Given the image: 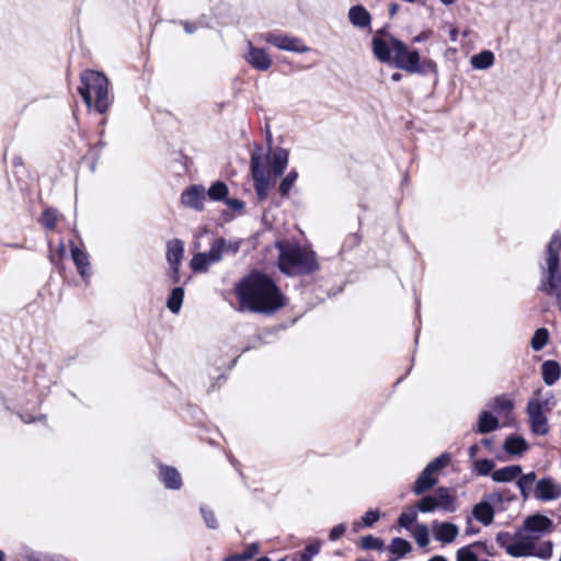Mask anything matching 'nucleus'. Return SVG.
<instances>
[{"instance_id": "nucleus-31", "label": "nucleus", "mask_w": 561, "mask_h": 561, "mask_svg": "<svg viewBox=\"0 0 561 561\" xmlns=\"http://www.w3.org/2000/svg\"><path fill=\"white\" fill-rule=\"evenodd\" d=\"M412 550L411 543L400 537H396L391 540L389 551L396 554L398 558L404 557Z\"/></svg>"}, {"instance_id": "nucleus-23", "label": "nucleus", "mask_w": 561, "mask_h": 561, "mask_svg": "<svg viewBox=\"0 0 561 561\" xmlns=\"http://www.w3.org/2000/svg\"><path fill=\"white\" fill-rule=\"evenodd\" d=\"M537 481V474L535 471H530L525 474L520 473V476L517 477L516 485L524 500L529 499L531 494L534 495V486Z\"/></svg>"}, {"instance_id": "nucleus-40", "label": "nucleus", "mask_w": 561, "mask_h": 561, "mask_svg": "<svg viewBox=\"0 0 561 561\" xmlns=\"http://www.w3.org/2000/svg\"><path fill=\"white\" fill-rule=\"evenodd\" d=\"M380 518L378 510H369L362 518V523L355 522L354 528L357 530L360 526L371 527Z\"/></svg>"}, {"instance_id": "nucleus-39", "label": "nucleus", "mask_w": 561, "mask_h": 561, "mask_svg": "<svg viewBox=\"0 0 561 561\" xmlns=\"http://www.w3.org/2000/svg\"><path fill=\"white\" fill-rule=\"evenodd\" d=\"M414 539L421 548L427 547L430 543V534L426 525L420 524L416 526L414 531Z\"/></svg>"}, {"instance_id": "nucleus-7", "label": "nucleus", "mask_w": 561, "mask_h": 561, "mask_svg": "<svg viewBox=\"0 0 561 561\" xmlns=\"http://www.w3.org/2000/svg\"><path fill=\"white\" fill-rule=\"evenodd\" d=\"M561 232L554 231L546 248L545 263L540 264L538 290L561 285Z\"/></svg>"}, {"instance_id": "nucleus-12", "label": "nucleus", "mask_w": 561, "mask_h": 561, "mask_svg": "<svg viewBox=\"0 0 561 561\" xmlns=\"http://www.w3.org/2000/svg\"><path fill=\"white\" fill-rule=\"evenodd\" d=\"M534 497L545 503L559 500L561 497V484L552 477H543L534 486Z\"/></svg>"}, {"instance_id": "nucleus-26", "label": "nucleus", "mask_w": 561, "mask_h": 561, "mask_svg": "<svg viewBox=\"0 0 561 561\" xmlns=\"http://www.w3.org/2000/svg\"><path fill=\"white\" fill-rule=\"evenodd\" d=\"M503 448L512 456H522L528 449V445L523 437L511 435L505 439Z\"/></svg>"}, {"instance_id": "nucleus-64", "label": "nucleus", "mask_w": 561, "mask_h": 561, "mask_svg": "<svg viewBox=\"0 0 561 561\" xmlns=\"http://www.w3.org/2000/svg\"><path fill=\"white\" fill-rule=\"evenodd\" d=\"M256 561H271V559L267 557H261V558L256 559Z\"/></svg>"}, {"instance_id": "nucleus-50", "label": "nucleus", "mask_w": 561, "mask_h": 561, "mask_svg": "<svg viewBox=\"0 0 561 561\" xmlns=\"http://www.w3.org/2000/svg\"><path fill=\"white\" fill-rule=\"evenodd\" d=\"M346 530V526L344 524H339L336 526H334L331 531H330V535H329V538L331 541H335L337 540L340 537H342L344 535Z\"/></svg>"}, {"instance_id": "nucleus-48", "label": "nucleus", "mask_w": 561, "mask_h": 561, "mask_svg": "<svg viewBox=\"0 0 561 561\" xmlns=\"http://www.w3.org/2000/svg\"><path fill=\"white\" fill-rule=\"evenodd\" d=\"M417 514L415 511L403 512L398 518V523L403 528H409L415 520Z\"/></svg>"}, {"instance_id": "nucleus-36", "label": "nucleus", "mask_w": 561, "mask_h": 561, "mask_svg": "<svg viewBox=\"0 0 561 561\" xmlns=\"http://www.w3.org/2000/svg\"><path fill=\"white\" fill-rule=\"evenodd\" d=\"M298 179V172L296 170H291L280 182L279 184V193L282 196H288L295 182Z\"/></svg>"}, {"instance_id": "nucleus-54", "label": "nucleus", "mask_w": 561, "mask_h": 561, "mask_svg": "<svg viewBox=\"0 0 561 561\" xmlns=\"http://www.w3.org/2000/svg\"><path fill=\"white\" fill-rule=\"evenodd\" d=\"M430 37V32H422L413 38V43H421Z\"/></svg>"}, {"instance_id": "nucleus-5", "label": "nucleus", "mask_w": 561, "mask_h": 561, "mask_svg": "<svg viewBox=\"0 0 561 561\" xmlns=\"http://www.w3.org/2000/svg\"><path fill=\"white\" fill-rule=\"evenodd\" d=\"M88 107L92 106V98L95 96L94 108L104 114L110 107L108 80L98 71L85 70L81 73V85L78 88Z\"/></svg>"}, {"instance_id": "nucleus-15", "label": "nucleus", "mask_w": 561, "mask_h": 561, "mask_svg": "<svg viewBox=\"0 0 561 561\" xmlns=\"http://www.w3.org/2000/svg\"><path fill=\"white\" fill-rule=\"evenodd\" d=\"M432 527L434 539L444 545L454 542L459 535L458 526L449 522H434Z\"/></svg>"}, {"instance_id": "nucleus-24", "label": "nucleus", "mask_w": 561, "mask_h": 561, "mask_svg": "<svg viewBox=\"0 0 561 561\" xmlns=\"http://www.w3.org/2000/svg\"><path fill=\"white\" fill-rule=\"evenodd\" d=\"M472 516L484 526H489L494 519V508L484 500L472 507Z\"/></svg>"}, {"instance_id": "nucleus-27", "label": "nucleus", "mask_w": 561, "mask_h": 561, "mask_svg": "<svg viewBox=\"0 0 561 561\" xmlns=\"http://www.w3.org/2000/svg\"><path fill=\"white\" fill-rule=\"evenodd\" d=\"M499 427V420L490 412L483 411L479 415L477 431L481 434L490 433Z\"/></svg>"}, {"instance_id": "nucleus-45", "label": "nucleus", "mask_w": 561, "mask_h": 561, "mask_svg": "<svg viewBox=\"0 0 561 561\" xmlns=\"http://www.w3.org/2000/svg\"><path fill=\"white\" fill-rule=\"evenodd\" d=\"M199 510L206 526L210 529H217L218 522L214 511L206 505H202Z\"/></svg>"}, {"instance_id": "nucleus-10", "label": "nucleus", "mask_w": 561, "mask_h": 561, "mask_svg": "<svg viewBox=\"0 0 561 561\" xmlns=\"http://www.w3.org/2000/svg\"><path fill=\"white\" fill-rule=\"evenodd\" d=\"M554 525L552 519L542 514H534L525 518L523 522L522 534L524 538H531L533 545H538L536 541L543 535L552 533Z\"/></svg>"}, {"instance_id": "nucleus-46", "label": "nucleus", "mask_w": 561, "mask_h": 561, "mask_svg": "<svg viewBox=\"0 0 561 561\" xmlns=\"http://www.w3.org/2000/svg\"><path fill=\"white\" fill-rule=\"evenodd\" d=\"M58 220L57 211L55 209H45L41 217L42 225L47 229H54Z\"/></svg>"}, {"instance_id": "nucleus-47", "label": "nucleus", "mask_w": 561, "mask_h": 561, "mask_svg": "<svg viewBox=\"0 0 561 561\" xmlns=\"http://www.w3.org/2000/svg\"><path fill=\"white\" fill-rule=\"evenodd\" d=\"M538 291L545 294L546 296L553 298L556 306L561 311V284L557 286L547 287L543 289H539Z\"/></svg>"}, {"instance_id": "nucleus-43", "label": "nucleus", "mask_w": 561, "mask_h": 561, "mask_svg": "<svg viewBox=\"0 0 561 561\" xmlns=\"http://www.w3.org/2000/svg\"><path fill=\"white\" fill-rule=\"evenodd\" d=\"M320 548L321 543L319 540H314L313 542L309 543L300 553L299 561H312V558L320 552Z\"/></svg>"}, {"instance_id": "nucleus-13", "label": "nucleus", "mask_w": 561, "mask_h": 561, "mask_svg": "<svg viewBox=\"0 0 561 561\" xmlns=\"http://www.w3.org/2000/svg\"><path fill=\"white\" fill-rule=\"evenodd\" d=\"M205 198L206 191L203 185H191L182 192L181 204L186 208L202 211Z\"/></svg>"}, {"instance_id": "nucleus-60", "label": "nucleus", "mask_w": 561, "mask_h": 561, "mask_svg": "<svg viewBox=\"0 0 561 561\" xmlns=\"http://www.w3.org/2000/svg\"><path fill=\"white\" fill-rule=\"evenodd\" d=\"M428 561H448V560L443 556H434Z\"/></svg>"}, {"instance_id": "nucleus-52", "label": "nucleus", "mask_w": 561, "mask_h": 561, "mask_svg": "<svg viewBox=\"0 0 561 561\" xmlns=\"http://www.w3.org/2000/svg\"><path fill=\"white\" fill-rule=\"evenodd\" d=\"M239 249H240L239 241H230V242L226 241L225 253L234 255L236 253H238Z\"/></svg>"}, {"instance_id": "nucleus-34", "label": "nucleus", "mask_w": 561, "mask_h": 561, "mask_svg": "<svg viewBox=\"0 0 561 561\" xmlns=\"http://www.w3.org/2000/svg\"><path fill=\"white\" fill-rule=\"evenodd\" d=\"M213 263L208 259L205 252L196 253L191 260V268L195 272L204 273L208 270V266Z\"/></svg>"}, {"instance_id": "nucleus-1", "label": "nucleus", "mask_w": 561, "mask_h": 561, "mask_svg": "<svg viewBox=\"0 0 561 561\" xmlns=\"http://www.w3.org/2000/svg\"><path fill=\"white\" fill-rule=\"evenodd\" d=\"M241 309L253 312L273 313L285 305L275 283L265 274L252 272L240 280L236 288Z\"/></svg>"}, {"instance_id": "nucleus-2", "label": "nucleus", "mask_w": 561, "mask_h": 561, "mask_svg": "<svg viewBox=\"0 0 561 561\" xmlns=\"http://www.w3.org/2000/svg\"><path fill=\"white\" fill-rule=\"evenodd\" d=\"M288 151L284 148L270 149L266 156L267 168L263 167V157L256 152L251 156V174L254 190L259 201L263 202L268 196V191L283 175L288 165Z\"/></svg>"}, {"instance_id": "nucleus-30", "label": "nucleus", "mask_w": 561, "mask_h": 561, "mask_svg": "<svg viewBox=\"0 0 561 561\" xmlns=\"http://www.w3.org/2000/svg\"><path fill=\"white\" fill-rule=\"evenodd\" d=\"M184 298V289L182 287H174L168 298L167 307L172 313H179L181 310Z\"/></svg>"}, {"instance_id": "nucleus-56", "label": "nucleus", "mask_w": 561, "mask_h": 561, "mask_svg": "<svg viewBox=\"0 0 561 561\" xmlns=\"http://www.w3.org/2000/svg\"><path fill=\"white\" fill-rule=\"evenodd\" d=\"M457 36H458V30L455 26L449 25V37H450V41L451 42H456L457 41Z\"/></svg>"}, {"instance_id": "nucleus-44", "label": "nucleus", "mask_w": 561, "mask_h": 561, "mask_svg": "<svg viewBox=\"0 0 561 561\" xmlns=\"http://www.w3.org/2000/svg\"><path fill=\"white\" fill-rule=\"evenodd\" d=\"M360 547L365 550H381L383 547V541L380 538L368 535L360 539Z\"/></svg>"}, {"instance_id": "nucleus-37", "label": "nucleus", "mask_w": 561, "mask_h": 561, "mask_svg": "<svg viewBox=\"0 0 561 561\" xmlns=\"http://www.w3.org/2000/svg\"><path fill=\"white\" fill-rule=\"evenodd\" d=\"M416 507L422 513H432L438 510L435 495H425L416 504Z\"/></svg>"}, {"instance_id": "nucleus-19", "label": "nucleus", "mask_w": 561, "mask_h": 561, "mask_svg": "<svg viewBox=\"0 0 561 561\" xmlns=\"http://www.w3.org/2000/svg\"><path fill=\"white\" fill-rule=\"evenodd\" d=\"M435 497L438 505V510L448 513H454L457 510L456 496L453 494L450 489L444 486L438 488L436 490Z\"/></svg>"}, {"instance_id": "nucleus-57", "label": "nucleus", "mask_w": 561, "mask_h": 561, "mask_svg": "<svg viewBox=\"0 0 561 561\" xmlns=\"http://www.w3.org/2000/svg\"><path fill=\"white\" fill-rule=\"evenodd\" d=\"M477 453H478V446L477 445H472V446L469 447V456L471 458H474Z\"/></svg>"}, {"instance_id": "nucleus-17", "label": "nucleus", "mask_w": 561, "mask_h": 561, "mask_svg": "<svg viewBox=\"0 0 561 561\" xmlns=\"http://www.w3.org/2000/svg\"><path fill=\"white\" fill-rule=\"evenodd\" d=\"M347 18L354 27L362 30L370 27L371 15L362 4L351 7L347 13Z\"/></svg>"}, {"instance_id": "nucleus-41", "label": "nucleus", "mask_w": 561, "mask_h": 561, "mask_svg": "<svg viewBox=\"0 0 561 561\" xmlns=\"http://www.w3.org/2000/svg\"><path fill=\"white\" fill-rule=\"evenodd\" d=\"M495 463L491 459H479L474 461V470L479 476H492Z\"/></svg>"}, {"instance_id": "nucleus-20", "label": "nucleus", "mask_w": 561, "mask_h": 561, "mask_svg": "<svg viewBox=\"0 0 561 561\" xmlns=\"http://www.w3.org/2000/svg\"><path fill=\"white\" fill-rule=\"evenodd\" d=\"M522 466L511 465L492 472V480L496 483H508L517 479L522 473Z\"/></svg>"}, {"instance_id": "nucleus-8", "label": "nucleus", "mask_w": 561, "mask_h": 561, "mask_svg": "<svg viewBox=\"0 0 561 561\" xmlns=\"http://www.w3.org/2000/svg\"><path fill=\"white\" fill-rule=\"evenodd\" d=\"M552 399L553 397L551 394L547 398H540V391H537L527 403L526 410L531 431L537 435H546L549 432L546 412L550 411V401Z\"/></svg>"}, {"instance_id": "nucleus-25", "label": "nucleus", "mask_w": 561, "mask_h": 561, "mask_svg": "<svg viewBox=\"0 0 561 561\" xmlns=\"http://www.w3.org/2000/svg\"><path fill=\"white\" fill-rule=\"evenodd\" d=\"M184 255V243L180 239H172L167 243V261L169 265H181Z\"/></svg>"}, {"instance_id": "nucleus-62", "label": "nucleus", "mask_w": 561, "mask_h": 561, "mask_svg": "<svg viewBox=\"0 0 561 561\" xmlns=\"http://www.w3.org/2000/svg\"><path fill=\"white\" fill-rule=\"evenodd\" d=\"M445 5H450L455 3L456 0H440Z\"/></svg>"}, {"instance_id": "nucleus-38", "label": "nucleus", "mask_w": 561, "mask_h": 561, "mask_svg": "<svg viewBox=\"0 0 561 561\" xmlns=\"http://www.w3.org/2000/svg\"><path fill=\"white\" fill-rule=\"evenodd\" d=\"M490 407L497 413H504L513 409V401L504 396L496 397Z\"/></svg>"}, {"instance_id": "nucleus-3", "label": "nucleus", "mask_w": 561, "mask_h": 561, "mask_svg": "<svg viewBox=\"0 0 561 561\" xmlns=\"http://www.w3.org/2000/svg\"><path fill=\"white\" fill-rule=\"evenodd\" d=\"M530 539L524 538V534L519 529L514 534L500 531L495 537L496 543L513 558L536 557L549 560L552 557L553 543L551 540L533 545Z\"/></svg>"}, {"instance_id": "nucleus-4", "label": "nucleus", "mask_w": 561, "mask_h": 561, "mask_svg": "<svg viewBox=\"0 0 561 561\" xmlns=\"http://www.w3.org/2000/svg\"><path fill=\"white\" fill-rule=\"evenodd\" d=\"M278 266L287 275L312 273L318 268L316 254L299 245L278 243Z\"/></svg>"}, {"instance_id": "nucleus-14", "label": "nucleus", "mask_w": 561, "mask_h": 561, "mask_svg": "<svg viewBox=\"0 0 561 561\" xmlns=\"http://www.w3.org/2000/svg\"><path fill=\"white\" fill-rule=\"evenodd\" d=\"M248 54L244 56L247 62L256 70H268L273 62L271 56L263 48L254 47L251 42H248Z\"/></svg>"}, {"instance_id": "nucleus-55", "label": "nucleus", "mask_w": 561, "mask_h": 561, "mask_svg": "<svg viewBox=\"0 0 561 561\" xmlns=\"http://www.w3.org/2000/svg\"><path fill=\"white\" fill-rule=\"evenodd\" d=\"M182 25H183L185 32L188 33V34H192V33H194L196 31V26L191 24L187 21L182 22Z\"/></svg>"}, {"instance_id": "nucleus-33", "label": "nucleus", "mask_w": 561, "mask_h": 561, "mask_svg": "<svg viewBox=\"0 0 561 561\" xmlns=\"http://www.w3.org/2000/svg\"><path fill=\"white\" fill-rule=\"evenodd\" d=\"M549 341V332L546 328L537 329L531 337L530 346L535 352L541 351Z\"/></svg>"}, {"instance_id": "nucleus-16", "label": "nucleus", "mask_w": 561, "mask_h": 561, "mask_svg": "<svg viewBox=\"0 0 561 561\" xmlns=\"http://www.w3.org/2000/svg\"><path fill=\"white\" fill-rule=\"evenodd\" d=\"M397 39L390 36L389 39H381L377 36L373 37V54L380 62H390L393 60V45L392 41Z\"/></svg>"}, {"instance_id": "nucleus-35", "label": "nucleus", "mask_w": 561, "mask_h": 561, "mask_svg": "<svg viewBox=\"0 0 561 561\" xmlns=\"http://www.w3.org/2000/svg\"><path fill=\"white\" fill-rule=\"evenodd\" d=\"M479 542L461 547L457 550L456 561H489L488 559H479L477 553L473 552L472 547L478 546Z\"/></svg>"}, {"instance_id": "nucleus-22", "label": "nucleus", "mask_w": 561, "mask_h": 561, "mask_svg": "<svg viewBox=\"0 0 561 561\" xmlns=\"http://www.w3.org/2000/svg\"><path fill=\"white\" fill-rule=\"evenodd\" d=\"M541 375L547 386H553L561 377V366L558 362L549 359L541 365Z\"/></svg>"}, {"instance_id": "nucleus-53", "label": "nucleus", "mask_w": 561, "mask_h": 561, "mask_svg": "<svg viewBox=\"0 0 561 561\" xmlns=\"http://www.w3.org/2000/svg\"><path fill=\"white\" fill-rule=\"evenodd\" d=\"M170 278L174 284L180 282V265H170Z\"/></svg>"}, {"instance_id": "nucleus-58", "label": "nucleus", "mask_w": 561, "mask_h": 561, "mask_svg": "<svg viewBox=\"0 0 561 561\" xmlns=\"http://www.w3.org/2000/svg\"><path fill=\"white\" fill-rule=\"evenodd\" d=\"M401 79H402V73H400V72H394V73H392V76H391V80H392L393 82H399V81H401Z\"/></svg>"}, {"instance_id": "nucleus-6", "label": "nucleus", "mask_w": 561, "mask_h": 561, "mask_svg": "<svg viewBox=\"0 0 561 561\" xmlns=\"http://www.w3.org/2000/svg\"><path fill=\"white\" fill-rule=\"evenodd\" d=\"M393 62L397 68L409 73H417L421 76L437 77V65L434 60L425 58L421 60V56L416 49H411L400 39H393Z\"/></svg>"}, {"instance_id": "nucleus-29", "label": "nucleus", "mask_w": 561, "mask_h": 561, "mask_svg": "<svg viewBox=\"0 0 561 561\" xmlns=\"http://www.w3.org/2000/svg\"><path fill=\"white\" fill-rule=\"evenodd\" d=\"M226 239L217 238L210 245L208 252H205L213 264L222 260L225 254Z\"/></svg>"}, {"instance_id": "nucleus-61", "label": "nucleus", "mask_w": 561, "mask_h": 561, "mask_svg": "<svg viewBox=\"0 0 561 561\" xmlns=\"http://www.w3.org/2000/svg\"><path fill=\"white\" fill-rule=\"evenodd\" d=\"M482 444L485 446V447H490L491 446V440L489 438H484L482 439Z\"/></svg>"}, {"instance_id": "nucleus-63", "label": "nucleus", "mask_w": 561, "mask_h": 561, "mask_svg": "<svg viewBox=\"0 0 561 561\" xmlns=\"http://www.w3.org/2000/svg\"><path fill=\"white\" fill-rule=\"evenodd\" d=\"M477 533H478V529H476V530H474V529H469V528H468V529L466 530V534H467V535H473V534H477Z\"/></svg>"}, {"instance_id": "nucleus-59", "label": "nucleus", "mask_w": 561, "mask_h": 561, "mask_svg": "<svg viewBox=\"0 0 561 561\" xmlns=\"http://www.w3.org/2000/svg\"><path fill=\"white\" fill-rule=\"evenodd\" d=\"M399 5L397 3H392L389 8L390 15H394L398 11Z\"/></svg>"}, {"instance_id": "nucleus-51", "label": "nucleus", "mask_w": 561, "mask_h": 561, "mask_svg": "<svg viewBox=\"0 0 561 561\" xmlns=\"http://www.w3.org/2000/svg\"><path fill=\"white\" fill-rule=\"evenodd\" d=\"M226 204L233 210L240 211L244 207V203L237 198H226Z\"/></svg>"}, {"instance_id": "nucleus-28", "label": "nucleus", "mask_w": 561, "mask_h": 561, "mask_svg": "<svg viewBox=\"0 0 561 561\" xmlns=\"http://www.w3.org/2000/svg\"><path fill=\"white\" fill-rule=\"evenodd\" d=\"M494 64V55L490 50H483L471 57V65L474 69H488Z\"/></svg>"}, {"instance_id": "nucleus-18", "label": "nucleus", "mask_w": 561, "mask_h": 561, "mask_svg": "<svg viewBox=\"0 0 561 561\" xmlns=\"http://www.w3.org/2000/svg\"><path fill=\"white\" fill-rule=\"evenodd\" d=\"M71 256L80 276L88 282L91 276L89 256L81 249L71 243Z\"/></svg>"}, {"instance_id": "nucleus-42", "label": "nucleus", "mask_w": 561, "mask_h": 561, "mask_svg": "<svg viewBox=\"0 0 561 561\" xmlns=\"http://www.w3.org/2000/svg\"><path fill=\"white\" fill-rule=\"evenodd\" d=\"M259 552V545L256 542L250 543L245 547L244 551L239 554L229 556L232 561H248Z\"/></svg>"}, {"instance_id": "nucleus-11", "label": "nucleus", "mask_w": 561, "mask_h": 561, "mask_svg": "<svg viewBox=\"0 0 561 561\" xmlns=\"http://www.w3.org/2000/svg\"><path fill=\"white\" fill-rule=\"evenodd\" d=\"M263 41L275 46L280 50L293 51V53H307L310 50L304 42L295 36H289L283 33L270 32L262 35Z\"/></svg>"}, {"instance_id": "nucleus-49", "label": "nucleus", "mask_w": 561, "mask_h": 561, "mask_svg": "<svg viewBox=\"0 0 561 561\" xmlns=\"http://www.w3.org/2000/svg\"><path fill=\"white\" fill-rule=\"evenodd\" d=\"M504 493L502 491H494L485 494L483 500L489 503L493 508L494 506L501 505L504 502Z\"/></svg>"}, {"instance_id": "nucleus-9", "label": "nucleus", "mask_w": 561, "mask_h": 561, "mask_svg": "<svg viewBox=\"0 0 561 561\" xmlns=\"http://www.w3.org/2000/svg\"><path fill=\"white\" fill-rule=\"evenodd\" d=\"M450 461V455L447 453L442 454L434 460L427 463V466L420 473L413 485V492L415 495H422L425 492L433 489L438 479L437 472L446 467Z\"/></svg>"}, {"instance_id": "nucleus-21", "label": "nucleus", "mask_w": 561, "mask_h": 561, "mask_svg": "<svg viewBox=\"0 0 561 561\" xmlns=\"http://www.w3.org/2000/svg\"><path fill=\"white\" fill-rule=\"evenodd\" d=\"M160 479L167 489L179 490L182 486L181 474L173 467L161 466Z\"/></svg>"}, {"instance_id": "nucleus-32", "label": "nucleus", "mask_w": 561, "mask_h": 561, "mask_svg": "<svg viewBox=\"0 0 561 561\" xmlns=\"http://www.w3.org/2000/svg\"><path fill=\"white\" fill-rule=\"evenodd\" d=\"M206 194L214 202L226 201L228 186L224 182L217 181L208 188Z\"/></svg>"}]
</instances>
